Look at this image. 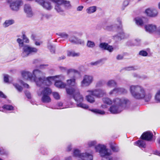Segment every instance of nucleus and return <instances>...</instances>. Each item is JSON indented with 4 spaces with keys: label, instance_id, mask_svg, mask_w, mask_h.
<instances>
[{
    "label": "nucleus",
    "instance_id": "43",
    "mask_svg": "<svg viewBox=\"0 0 160 160\" xmlns=\"http://www.w3.org/2000/svg\"><path fill=\"white\" fill-rule=\"evenodd\" d=\"M139 54L142 56L146 57L148 55V53L146 51L142 50L139 52Z\"/></svg>",
    "mask_w": 160,
    "mask_h": 160
},
{
    "label": "nucleus",
    "instance_id": "37",
    "mask_svg": "<svg viewBox=\"0 0 160 160\" xmlns=\"http://www.w3.org/2000/svg\"><path fill=\"white\" fill-rule=\"evenodd\" d=\"M17 41L19 44V47L20 48L23 47L24 45V42L20 38H18L17 40Z\"/></svg>",
    "mask_w": 160,
    "mask_h": 160
},
{
    "label": "nucleus",
    "instance_id": "2",
    "mask_svg": "<svg viewBox=\"0 0 160 160\" xmlns=\"http://www.w3.org/2000/svg\"><path fill=\"white\" fill-rule=\"evenodd\" d=\"M129 91L132 97L136 100H143L145 102H148L150 100L152 96V93L147 92L145 88L140 85H131Z\"/></svg>",
    "mask_w": 160,
    "mask_h": 160
},
{
    "label": "nucleus",
    "instance_id": "55",
    "mask_svg": "<svg viewBox=\"0 0 160 160\" xmlns=\"http://www.w3.org/2000/svg\"><path fill=\"white\" fill-rule=\"evenodd\" d=\"M135 41L136 42V45H138L141 42V40L139 38H137L135 39Z\"/></svg>",
    "mask_w": 160,
    "mask_h": 160
},
{
    "label": "nucleus",
    "instance_id": "15",
    "mask_svg": "<svg viewBox=\"0 0 160 160\" xmlns=\"http://www.w3.org/2000/svg\"><path fill=\"white\" fill-rule=\"evenodd\" d=\"M145 31L149 33H157L158 28L156 25L153 24H149L144 26Z\"/></svg>",
    "mask_w": 160,
    "mask_h": 160
},
{
    "label": "nucleus",
    "instance_id": "35",
    "mask_svg": "<svg viewBox=\"0 0 160 160\" xmlns=\"http://www.w3.org/2000/svg\"><path fill=\"white\" fill-rule=\"evenodd\" d=\"M97 143L96 141H91L88 142L87 144L88 147L90 148L94 146Z\"/></svg>",
    "mask_w": 160,
    "mask_h": 160
},
{
    "label": "nucleus",
    "instance_id": "64",
    "mask_svg": "<svg viewBox=\"0 0 160 160\" xmlns=\"http://www.w3.org/2000/svg\"><path fill=\"white\" fill-rule=\"evenodd\" d=\"M48 66V65H47V64H42V65H41L40 66V68H43V67H44V66Z\"/></svg>",
    "mask_w": 160,
    "mask_h": 160
},
{
    "label": "nucleus",
    "instance_id": "12",
    "mask_svg": "<svg viewBox=\"0 0 160 160\" xmlns=\"http://www.w3.org/2000/svg\"><path fill=\"white\" fill-rule=\"evenodd\" d=\"M94 80L93 77L92 75H85L82 78L81 82V86L82 87H87L90 85Z\"/></svg>",
    "mask_w": 160,
    "mask_h": 160
},
{
    "label": "nucleus",
    "instance_id": "33",
    "mask_svg": "<svg viewBox=\"0 0 160 160\" xmlns=\"http://www.w3.org/2000/svg\"><path fill=\"white\" fill-rule=\"evenodd\" d=\"M90 110L92 112L96 113H98L101 115L104 114L105 113V112L102 110H101L99 109H90Z\"/></svg>",
    "mask_w": 160,
    "mask_h": 160
},
{
    "label": "nucleus",
    "instance_id": "6",
    "mask_svg": "<svg viewBox=\"0 0 160 160\" xmlns=\"http://www.w3.org/2000/svg\"><path fill=\"white\" fill-rule=\"evenodd\" d=\"M121 23V19L120 18H118L117 19L116 23L114 24L108 26L106 28V29L109 31L112 30L114 27H117L118 28H120L121 31L118 34V36L120 38V39L126 38L128 36V35L125 34L122 29Z\"/></svg>",
    "mask_w": 160,
    "mask_h": 160
},
{
    "label": "nucleus",
    "instance_id": "7",
    "mask_svg": "<svg viewBox=\"0 0 160 160\" xmlns=\"http://www.w3.org/2000/svg\"><path fill=\"white\" fill-rule=\"evenodd\" d=\"M78 73V71L74 69H70L67 71V75L69 78V79L66 81L68 85L71 86H76L77 84L76 82V74Z\"/></svg>",
    "mask_w": 160,
    "mask_h": 160
},
{
    "label": "nucleus",
    "instance_id": "41",
    "mask_svg": "<svg viewBox=\"0 0 160 160\" xmlns=\"http://www.w3.org/2000/svg\"><path fill=\"white\" fill-rule=\"evenodd\" d=\"M116 94L118 93L116 88H115L112 90H111L109 92V94L110 96L112 95H115Z\"/></svg>",
    "mask_w": 160,
    "mask_h": 160
},
{
    "label": "nucleus",
    "instance_id": "21",
    "mask_svg": "<svg viewBox=\"0 0 160 160\" xmlns=\"http://www.w3.org/2000/svg\"><path fill=\"white\" fill-rule=\"evenodd\" d=\"M99 47L104 50H108L109 52H112L113 50V48L112 47L105 42L101 43L99 44Z\"/></svg>",
    "mask_w": 160,
    "mask_h": 160
},
{
    "label": "nucleus",
    "instance_id": "50",
    "mask_svg": "<svg viewBox=\"0 0 160 160\" xmlns=\"http://www.w3.org/2000/svg\"><path fill=\"white\" fill-rule=\"evenodd\" d=\"M4 80L5 82H7L8 81V75H5L4 76Z\"/></svg>",
    "mask_w": 160,
    "mask_h": 160
},
{
    "label": "nucleus",
    "instance_id": "36",
    "mask_svg": "<svg viewBox=\"0 0 160 160\" xmlns=\"http://www.w3.org/2000/svg\"><path fill=\"white\" fill-rule=\"evenodd\" d=\"M22 36L21 37L23 39V40L25 43H28L29 42V40L25 34V32H22Z\"/></svg>",
    "mask_w": 160,
    "mask_h": 160
},
{
    "label": "nucleus",
    "instance_id": "32",
    "mask_svg": "<svg viewBox=\"0 0 160 160\" xmlns=\"http://www.w3.org/2000/svg\"><path fill=\"white\" fill-rule=\"evenodd\" d=\"M155 99L156 102H160V89L158 90L155 96Z\"/></svg>",
    "mask_w": 160,
    "mask_h": 160
},
{
    "label": "nucleus",
    "instance_id": "49",
    "mask_svg": "<svg viewBox=\"0 0 160 160\" xmlns=\"http://www.w3.org/2000/svg\"><path fill=\"white\" fill-rule=\"evenodd\" d=\"M100 62L99 61H97L95 62H92L90 63V64L92 66H97L100 63Z\"/></svg>",
    "mask_w": 160,
    "mask_h": 160
},
{
    "label": "nucleus",
    "instance_id": "63",
    "mask_svg": "<svg viewBox=\"0 0 160 160\" xmlns=\"http://www.w3.org/2000/svg\"><path fill=\"white\" fill-rule=\"evenodd\" d=\"M65 57L64 56H62L61 57H60L58 58L59 60H61L62 59H65Z\"/></svg>",
    "mask_w": 160,
    "mask_h": 160
},
{
    "label": "nucleus",
    "instance_id": "46",
    "mask_svg": "<svg viewBox=\"0 0 160 160\" xmlns=\"http://www.w3.org/2000/svg\"><path fill=\"white\" fill-rule=\"evenodd\" d=\"M19 82L20 83L22 84L25 87L27 88H29V85L26 83H24L22 80H20Z\"/></svg>",
    "mask_w": 160,
    "mask_h": 160
},
{
    "label": "nucleus",
    "instance_id": "22",
    "mask_svg": "<svg viewBox=\"0 0 160 160\" xmlns=\"http://www.w3.org/2000/svg\"><path fill=\"white\" fill-rule=\"evenodd\" d=\"M106 85L107 87L112 88L116 86L117 83L115 80L111 79L107 81Z\"/></svg>",
    "mask_w": 160,
    "mask_h": 160
},
{
    "label": "nucleus",
    "instance_id": "39",
    "mask_svg": "<svg viewBox=\"0 0 160 160\" xmlns=\"http://www.w3.org/2000/svg\"><path fill=\"white\" fill-rule=\"evenodd\" d=\"M48 48L50 50L52 54L55 53V48L51 44H49L48 46Z\"/></svg>",
    "mask_w": 160,
    "mask_h": 160
},
{
    "label": "nucleus",
    "instance_id": "45",
    "mask_svg": "<svg viewBox=\"0 0 160 160\" xmlns=\"http://www.w3.org/2000/svg\"><path fill=\"white\" fill-rule=\"evenodd\" d=\"M60 35L61 37V38H67L68 37V35L65 33H62Z\"/></svg>",
    "mask_w": 160,
    "mask_h": 160
},
{
    "label": "nucleus",
    "instance_id": "8",
    "mask_svg": "<svg viewBox=\"0 0 160 160\" xmlns=\"http://www.w3.org/2000/svg\"><path fill=\"white\" fill-rule=\"evenodd\" d=\"M51 90L49 88H46L43 90L40 89L38 91L37 93L39 96L42 95L41 100L43 102L48 103L51 101L49 95L51 94Z\"/></svg>",
    "mask_w": 160,
    "mask_h": 160
},
{
    "label": "nucleus",
    "instance_id": "48",
    "mask_svg": "<svg viewBox=\"0 0 160 160\" xmlns=\"http://www.w3.org/2000/svg\"><path fill=\"white\" fill-rule=\"evenodd\" d=\"M0 153L2 154H7L8 152L6 151H5L2 148H0Z\"/></svg>",
    "mask_w": 160,
    "mask_h": 160
},
{
    "label": "nucleus",
    "instance_id": "11",
    "mask_svg": "<svg viewBox=\"0 0 160 160\" xmlns=\"http://www.w3.org/2000/svg\"><path fill=\"white\" fill-rule=\"evenodd\" d=\"M10 9L13 11H18L23 5V2L21 0H8Z\"/></svg>",
    "mask_w": 160,
    "mask_h": 160
},
{
    "label": "nucleus",
    "instance_id": "42",
    "mask_svg": "<svg viewBox=\"0 0 160 160\" xmlns=\"http://www.w3.org/2000/svg\"><path fill=\"white\" fill-rule=\"evenodd\" d=\"M15 88L19 92H21L22 90V88L18 84L15 83L13 84Z\"/></svg>",
    "mask_w": 160,
    "mask_h": 160
},
{
    "label": "nucleus",
    "instance_id": "34",
    "mask_svg": "<svg viewBox=\"0 0 160 160\" xmlns=\"http://www.w3.org/2000/svg\"><path fill=\"white\" fill-rule=\"evenodd\" d=\"M135 22L138 25L142 26L143 24L142 19L140 18H136L135 19Z\"/></svg>",
    "mask_w": 160,
    "mask_h": 160
},
{
    "label": "nucleus",
    "instance_id": "17",
    "mask_svg": "<svg viewBox=\"0 0 160 160\" xmlns=\"http://www.w3.org/2000/svg\"><path fill=\"white\" fill-rule=\"evenodd\" d=\"M24 10L27 17H31L33 15L31 7L29 4H25L24 5Z\"/></svg>",
    "mask_w": 160,
    "mask_h": 160
},
{
    "label": "nucleus",
    "instance_id": "16",
    "mask_svg": "<svg viewBox=\"0 0 160 160\" xmlns=\"http://www.w3.org/2000/svg\"><path fill=\"white\" fill-rule=\"evenodd\" d=\"M36 2L47 10H50L52 8L50 3L48 2L45 1L44 0H36Z\"/></svg>",
    "mask_w": 160,
    "mask_h": 160
},
{
    "label": "nucleus",
    "instance_id": "52",
    "mask_svg": "<svg viewBox=\"0 0 160 160\" xmlns=\"http://www.w3.org/2000/svg\"><path fill=\"white\" fill-rule=\"evenodd\" d=\"M80 55V53L78 52H72V57H77L78 56Z\"/></svg>",
    "mask_w": 160,
    "mask_h": 160
},
{
    "label": "nucleus",
    "instance_id": "20",
    "mask_svg": "<svg viewBox=\"0 0 160 160\" xmlns=\"http://www.w3.org/2000/svg\"><path fill=\"white\" fill-rule=\"evenodd\" d=\"M153 137V134L149 131L144 132L141 136L142 139L147 141H149L152 139Z\"/></svg>",
    "mask_w": 160,
    "mask_h": 160
},
{
    "label": "nucleus",
    "instance_id": "30",
    "mask_svg": "<svg viewBox=\"0 0 160 160\" xmlns=\"http://www.w3.org/2000/svg\"><path fill=\"white\" fill-rule=\"evenodd\" d=\"M118 94L126 93L127 92V90L124 88L117 87L116 88Z\"/></svg>",
    "mask_w": 160,
    "mask_h": 160
},
{
    "label": "nucleus",
    "instance_id": "23",
    "mask_svg": "<svg viewBox=\"0 0 160 160\" xmlns=\"http://www.w3.org/2000/svg\"><path fill=\"white\" fill-rule=\"evenodd\" d=\"M55 85L58 88H62L65 87L66 84L61 81H58L55 82Z\"/></svg>",
    "mask_w": 160,
    "mask_h": 160
},
{
    "label": "nucleus",
    "instance_id": "61",
    "mask_svg": "<svg viewBox=\"0 0 160 160\" xmlns=\"http://www.w3.org/2000/svg\"><path fill=\"white\" fill-rule=\"evenodd\" d=\"M72 149V146L71 145H69L67 147V150L68 151H70Z\"/></svg>",
    "mask_w": 160,
    "mask_h": 160
},
{
    "label": "nucleus",
    "instance_id": "19",
    "mask_svg": "<svg viewBox=\"0 0 160 160\" xmlns=\"http://www.w3.org/2000/svg\"><path fill=\"white\" fill-rule=\"evenodd\" d=\"M63 0L62 1L61 3L57 2L55 4L54 8L58 12H62L64 11V6L63 4Z\"/></svg>",
    "mask_w": 160,
    "mask_h": 160
},
{
    "label": "nucleus",
    "instance_id": "28",
    "mask_svg": "<svg viewBox=\"0 0 160 160\" xmlns=\"http://www.w3.org/2000/svg\"><path fill=\"white\" fill-rule=\"evenodd\" d=\"M86 98L87 100L91 103H93L95 101L94 98L91 94L86 96Z\"/></svg>",
    "mask_w": 160,
    "mask_h": 160
},
{
    "label": "nucleus",
    "instance_id": "59",
    "mask_svg": "<svg viewBox=\"0 0 160 160\" xmlns=\"http://www.w3.org/2000/svg\"><path fill=\"white\" fill-rule=\"evenodd\" d=\"M73 51H68L67 53V55L68 56H72Z\"/></svg>",
    "mask_w": 160,
    "mask_h": 160
},
{
    "label": "nucleus",
    "instance_id": "38",
    "mask_svg": "<svg viewBox=\"0 0 160 160\" xmlns=\"http://www.w3.org/2000/svg\"><path fill=\"white\" fill-rule=\"evenodd\" d=\"M63 5H64L65 7L67 9L70 8L71 7V6L69 1L63 0Z\"/></svg>",
    "mask_w": 160,
    "mask_h": 160
},
{
    "label": "nucleus",
    "instance_id": "4",
    "mask_svg": "<svg viewBox=\"0 0 160 160\" xmlns=\"http://www.w3.org/2000/svg\"><path fill=\"white\" fill-rule=\"evenodd\" d=\"M66 89L67 94L72 96L75 101L77 102V107L86 109L88 108L89 107L88 105L81 102L83 100V98L80 94L78 88L71 87L66 88Z\"/></svg>",
    "mask_w": 160,
    "mask_h": 160
},
{
    "label": "nucleus",
    "instance_id": "57",
    "mask_svg": "<svg viewBox=\"0 0 160 160\" xmlns=\"http://www.w3.org/2000/svg\"><path fill=\"white\" fill-rule=\"evenodd\" d=\"M83 7L82 6H79L77 8V10L78 11H81L82 10Z\"/></svg>",
    "mask_w": 160,
    "mask_h": 160
},
{
    "label": "nucleus",
    "instance_id": "31",
    "mask_svg": "<svg viewBox=\"0 0 160 160\" xmlns=\"http://www.w3.org/2000/svg\"><path fill=\"white\" fill-rule=\"evenodd\" d=\"M86 45L87 47L89 48H93L95 47V44L93 41L88 40Z\"/></svg>",
    "mask_w": 160,
    "mask_h": 160
},
{
    "label": "nucleus",
    "instance_id": "24",
    "mask_svg": "<svg viewBox=\"0 0 160 160\" xmlns=\"http://www.w3.org/2000/svg\"><path fill=\"white\" fill-rule=\"evenodd\" d=\"M134 144L140 148H145L146 147L145 142L143 140H138L134 142Z\"/></svg>",
    "mask_w": 160,
    "mask_h": 160
},
{
    "label": "nucleus",
    "instance_id": "47",
    "mask_svg": "<svg viewBox=\"0 0 160 160\" xmlns=\"http://www.w3.org/2000/svg\"><path fill=\"white\" fill-rule=\"evenodd\" d=\"M136 69V68L133 66L128 67L126 68V70L128 71L134 70Z\"/></svg>",
    "mask_w": 160,
    "mask_h": 160
},
{
    "label": "nucleus",
    "instance_id": "29",
    "mask_svg": "<svg viewBox=\"0 0 160 160\" xmlns=\"http://www.w3.org/2000/svg\"><path fill=\"white\" fill-rule=\"evenodd\" d=\"M96 7L95 6L91 7L88 8L87 10V12L89 14L92 13L96 11Z\"/></svg>",
    "mask_w": 160,
    "mask_h": 160
},
{
    "label": "nucleus",
    "instance_id": "54",
    "mask_svg": "<svg viewBox=\"0 0 160 160\" xmlns=\"http://www.w3.org/2000/svg\"><path fill=\"white\" fill-rule=\"evenodd\" d=\"M0 97L6 98V96L2 92L0 91Z\"/></svg>",
    "mask_w": 160,
    "mask_h": 160
},
{
    "label": "nucleus",
    "instance_id": "9",
    "mask_svg": "<svg viewBox=\"0 0 160 160\" xmlns=\"http://www.w3.org/2000/svg\"><path fill=\"white\" fill-rule=\"evenodd\" d=\"M22 50L21 56L22 58L27 57L29 55L37 53L38 51V49L36 48L28 45H24Z\"/></svg>",
    "mask_w": 160,
    "mask_h": 160
},
{
    "label": "nucleus",
    "instance_id": "58",
    "mask_svg": "<svg viewBox=\"0 0 160 160\" xmlns=\"http://www.w3.org/2000/svg\"><path fill=\"white\" fill-rule=\"evenodd\" d=\"M132 75H133V77L134 78H140V76L139 75H138L136 73H133V74Z\"/></svg>",
    "mask_w": 160,
    "mask_h": 160
},
{
    "label": "nucleus",
    "instance_id": "40",
    "mask_svg": "<svg viewBox=\"0 0 160 160\" xmlns=\"http://www.w3.org/2000/svg\"><path fill=\"white\" fill-rule=\"evenodd\" d=\"M2 108L8 110H11L13 109V107L11 105H5L3 106Z\"/></svg>",
    "mask_w": 160,
    "mask_h": 160
},
{
    "label": "nucleus",
    "instance_id": "60",
    "mask_svg": "<svg viewBox=\"0 0 160 160\" xmlns=\"http://www.w3.org/2000/svg\"><path fill=\"white\" fill-rule=\"evenodd\" d=\"M128 4V1H124L123 3V5L125 6H127Z\"/></svg>",
    "mask_w": 160,
    "mask_h": 160
},
{
    "label": "nucleus",
    "instance_id": "27",
    "mask_svg": "<svg viewBox=\"0 0 160 160\" xmlns=\"http://www.w3.org/2000/svg\"><path fill=\"white\" fill-rule=\"evenodd\" d=\"M102 100L104 103L108 105H111L113 102L108 98H103Z\"/></svg>",
    "mask_w": 160,
    "mask_h": 160
},
{
    "label": "nucleus",
    "instance_id": "25",
    "mask_svg": "<svg viewBox=\"0 0 160 160\" xmlns=\"http://www.w3.org/2000/svg\"><path fill=\"white\" fill-rule=\"evenodd\" d=\"M14 22V21L13 19L7 20L3 24V26L4 28H6L13 24Z\"/></svg>",
    "mask_w": 160,
    "mask_h": 160
},
{
    "label": "nucleus",
    "instance_id": "53",
    "mask_svg": "<svg viewBox=\"0 0 160 160\" xmlns=\"http://www.w3.org/2000/svg\"><path fill=\"white\" fill-rule=\"evenodd\" d=\"M25 94L28 98H31V94L30 92H26Z\"/></svg>",
    "mask_w": 160,
    "mask_h": 160
},
{
    "label": "nucleus",
    "instance_id": "18",
    "mask_svg": "<svg viewBox=\"0 0 160 160\" xmlns=\"http://www.w3.org/2000/svg\"><path fill=\"white\" fill-rule=\"evenodd\" d=\"M69 41L71 43L75 44H83L84 43V41L83 40L79 39L74 36H72L70 37L69 38Z\"/></svg>",
    "mask_w": 160,
    "mask_h": 160
},
{
    "label": "nucleus",
    "instance_id": "62",
    "mask_svg": "<svg viewBox=\"0 0 160 160\" xmlns=\"http://www.w3.org/2000/svg\"><path fill=\"white\" fill-rule=\"evenodd\" d=\"M157 34L160 35V26L158 27L157 30Z\"/></svg>",
    "mask_w": 160,
    "mask_h": 160
},
{
    "label": "nucleus",
    "instance_id": "10",
    "mask_svg": "<svg viewBox=\"0 0 160 160\" xmlns=\"http://www.w3.org/2000/svg\"><path fill=\"white\" fill-rule=\"evenodd\" d=\"M73 154L75 156L78 157L82 160H92L93 158L92 152L90 153L87 152L81 153L80 151L76 149L74 150Z\"/></svg>",
    "mask_w": 160,
    "mask_h": 160
},
{
    "label": "nucleus",
    "instance_id": "26",
    "mask_svg": "<svg viewBox=\"0 0 160 160\" xmlns=\"http://www.w3.org/2000/svg\"><path fill=\"white\" fill-rule=\"evenodd\" d=\"M110 148L114 152H118L119 151V148L117 145L114 142H111L109 143Z\"/></svg>",
    "mask_w": 160,
    "mask_h": 160
},
{
    "label": "nucleus",
    "instance_id": "14",
    "mask_svg": "<svg viewBox=\"0 0 160 160\" xmlns=\"http://www.w3.org/2000/svg\"><path fill=\"white\" fill-rule=\"evenodd\" d=\"M145 13L149 17L154 18L157 17L158 14V11L154 8H148L146 9Z\"/></svg>",
    "mask_w": 160,
    "mask_h": 160
},
{
    "label": "nucleus",
    "instance_id": "5",
    "mask_svg": "<svg viewBox=\"0 0 160 160\" xmlns=\"http://www.w3.org/2000/svg\"><path fill=\"white\" fill-rule=\"evenodd\" d=\"M95 149L96 152H98L102 157V160H112V158L110 156L111 155L110 151L107 148L105 145L98 144L95 146Z\"/></svg>",
    "mask_w": 160,
    "mask_h": 160
},
{
    "label": "nucleus",
    "instance_id": "51",
    "mask_svg": "<svg viewBox=\"0 0 160 160\" xmlns=\"http://www.w3.org/2000/svg\"><path fill=\"white\" fill-rule=\"evenodd\" d=\"M102 85V82L101 81H99L96 84V86L97 87H100Z\"/></svg>",
    "mask_w": 160,
    "mask_h": 160
},
{
    "label": "nucleus",
    "instance_id": "13",
    "mask_svg": "<svg viewBox=\"0 0 160 160\" xmlns=\"http://www.w3.org/2000/svg\"><path fill=\"white\" fill-rule=\"evenodd\" d=\"M87 92L90 94L98 98L102 97L106 95V92L105 90L101 89H95L92 90H88Z\"/></svg>",
    "mask_w": 160,
    "mask_h": 160
},
{
    "label": "nucleus",
    "instance_id": "56",
    "mask_svg": "<svg viewBox=\"0 0 160 160\" xmlns=\"http://www.w3.org/2000/svg\"><path fill=\"white\" fill-rule=\"evenodd\" d=\"M123 58V56L120 55H118L116 58L118 60H121Z\"/></svg>",
    "mask_w": 160,
    "mask_h": 160
},
{
    "label": "nucleus",
    "instance_id": "44",
    "mask_svg": "<svg viewBox=\"0 0 160 160\" xmlns=\"http://www.w3.org/2000/svg\"><path fill=\"white\" fill-rule=\"evenodd\" d=\"M53 95L54 98L56 99H59L60 98V96L57 92H53Z\"/></svg>",
    "mask_w": 160,
    "mask_h": 160
},
{
    "label": "nucleus",
    "instance_id": "1",
    "mask_svg": "<svg viewBox=\"0 0 160 160\" xmlns=\"http://www.w3.org/2000/svg\"><path fill=\"white\" fill-rule=\"evenodd\" d=\"M22 75L24 79L35 82L37 85L41 87L45 86H50L52 83V81L55 78L59 76H50L46 78L45 74L38 69H34L32 74L28 71H23Z\"/></svg>",
    "mask_w": 160,
    "mask_h": 160
},
{
    "label": "nucleus",
    "instance_id": "3",
    "mask_svg": "<svg viewBox=\"0 0 160 160\" xmlns=\"http://www.w3.org/2000/svg\"><path fill=\"white\" fill-rule=\"evenodd\" d=\"M114 104L111 106L109 111L112 114H117L122 111L125 105L129 103L128 99L122 98H116L113 100Z\"/></svg>",
    "mask_w": 160,
    "mask_h": 160
}]
</instances>
